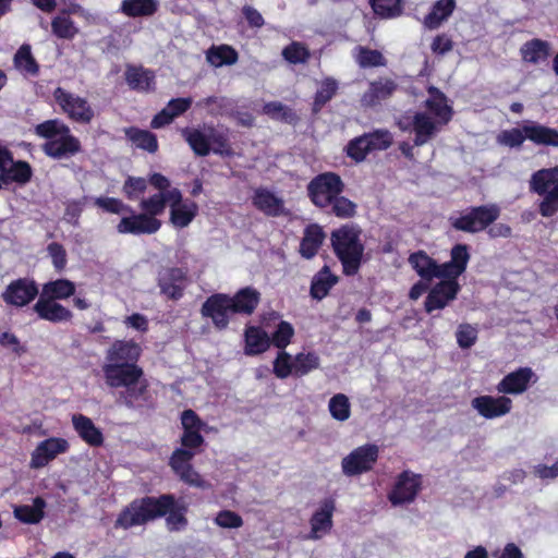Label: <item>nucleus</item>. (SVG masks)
<instances>
[{
  "mask_svg": "<svg viewBox=\"0 0 558 558\" xmlns=\"http://www.w3.org/2000/svg\"><path fill=\"white\" fill-rule=\"evenodd\" d=\"M472 408L486 420L501 417L510 413L512 400L507 396H480L472 400Z\"/></svg>",
  "mask_w": 558,
  "mask_h": 558,
  "instance_id": "nucleus-22",
  "label": "nucleus"
},
{
  "mask_svg": "<svg viewBox=\"0 0 558 558\" xmlns=\"http://www.w3.org/2000/svg\"><path fill=\"white\" fill-rule=\"evenodd\" d=\"M371 5L378 16L385 19L396 17L401 14V0H371Z\"/></svg>",
  "mask_w": 558,
  "mask_h": 558,
  "instance_id": "nucleus-52",
  "label": "nucleus"
},
{
  "mask_svg": "<svg viewBox=\"0 0 558 558\" xmlns=\"http://www.w3.org/2000/svg\"><path fill=\"white\" fill-rule=\"evenodd\" d=\"M37 135L46 138L43 149L52 158H69L81 151V142L60 120H48L37 124Z\"/></svg>",
  "mask_w": 558,
  "mask_h": 558,
  "instance_id": "nucleus-7",
  "label": "nucleus"
},
{
  "mask_svg": "<svg viewBox=\"0 0 558 558\" xmlns=\"http://www.w3.org/2000/svg\"><path fill=\"white\" fill-rule=\"evenodd\" d=\"M398 88V84L388 77H379L368 84L367 90L361 96V105L372 108L390 98Z\"/></svg>",
  "mask_w": 558,
  "mask_h": 558,
  "instance_id": "nucleus-23",
  "label": "nucleus"
},
{
  "mask_svg": "<svg viewBox=\"0 0 558 558\" xmlns=\"http://www.w3.org/2000/svg\"><path fill=\"white\" fill-rule=\"evenodd\" d=\"M75 292V284L66 279H58L43 287L41 298L51 301L68 299Z\"/></svg>",
  "mask_w": 558,
  "mask_h": 558,
  "instance_id": "nucleus-42",
  "label": "nucleus"
},
{
  "mask_svg": "<svg viewBox=\"0 0 558 558\" xmlns=\"http://www.w3.org/2000/svg\"><path fill=\"white\" fill-rule=\"evenodd\" d=\"M379 456V448L374 444L357 447L342 459L341 469L344 475L354 476L372 470Z\"/></svg>",
  "mask_w": 558,
  "mask_h": 558,
  "instance_id": "nucleus-14",
  "label": "nucleus"
},
{
  "mask_svg": "<svg viewBox=\"0 0 558 558\" xmlns=\"http://www.w3.org/2000/svg\"><path fill=\"white\" fill-rule=\"evenodd\" d=\"M339 88L338 82L332 77L324 78L315 94L313 110L318 112L331 98L336 95Z\"/></svg>",
  "mask_w": 558,
  "mask_h": 558,
  "instance_id": "nucleus-46",
  "label": "nucleus"
},
{
  "mask_svg": "<svg viewBox=\"0 0 558 558\" xmlns=\"http://www.w3.org/2000/svg\"><path fill=\"white\" fill-rule=\"evenodd\" d=\"M209 147L210 151L221 156H230L232 149L229 142L228 131H222L208 126Z\"/></svg>",
  "mask_w": 558,
  "mask_h": 558,
  "instance_id": "nucleus-47",
  "label": "nucleus"
},
{
  "mask_svg": "<svg viewBox=\"0 0 558 558\" xmlns=\"http://www.w3.org/2000/svg\"><path fill=\"white\" fill-rule=\"evenodd\" d=\"M329 207H331V213L339 218H350L355 214V204L343 196H336L332 202H330Z\"/></svg>",
  "mask_w": 558,
  "mask_h": 558,
  "instance_id": "nucleus-58",
  "label": "nucleus"
},
{
  "mask_svg": "<svg viewBox=\"0 0 558 558\" xmlns=\"http://www.w3.org/2000/svg\"><path fill=\"white\" fill-rule=\"evenodd\" d=\"M129 216L123 217L117 226V231L121 234H154L160 227L161 221L150 215L133 210Z\"/></svg>",
  "mask_w": 558,
  "mask_h": 558,
  "instance_id": "nucleus-18",
  "label": "nucleus"
},
{
  "mask_svg": "<svg viewBox=\"0 0 558 558\" xmlns=\"http://www.w3.org/2000/svg\"><path fill=\"white\" fill-rule=\"evenodd\" d=\"M181 424L183 427V435L181 437L183 448H179L172 453L170 465L175 474L185 483L196 487H204L205 482L202 480L201 475L193 470L191 460L196 454L195 449L201 447L204 442L201 433L207 430V425L193 410L182 412Z\"/></svg>",
  "mask_w": 558,
  "mask_h": 558,
  "instance_id": "nucleus-3",
  "label": "nucleus"
},
{
  "mask_svg": "<svg viewBox=\"0 0 558 558\" xmlns=\"http://www.w3.org/2000/svg\"><path fill=\"white\" fill-rule=\"evenodd\" d=\"M53 35L63 39H72L77 34L73 21L65 14L56 16L51 22Z\"/></svg>",
  "mask_w": 558,
  "mask_h": 558,
  "instance_id": "nucleus-50",
  "label": "nucleus"
},
{
  "mask_svg": "<svg viewBox=\"0 0 558 558\" xmlns=\"http://www.w3.org/2000/svg\"><path fill=\"white\" fill-rule=\"evenodd\" d=\"M168 197H170V222L178 229L187 227L198 213L197 204L192 199H184L177 187L169 191Z\"/></svg>",
  "mask_w": 558,
  "mask_h": 558,
  "instance_id": "nucleus-15",
  "label": "nucleus"
},
{
  "mask_svg": "<svg viewBox=\"0 0 558 558\" xmlns=\"http://www.w3.org/2000/svg\"><path fill=\"white\" fill-rule=\"evenodd\" d=\"M343 191L340 177L333 172L316 175L308 184L307 192L311 201L320 208H327L330 202Z\"/></svg>",
  "mask_w": 558,
  "mask_h": 558,
  "instance_id": "nucleus-11",
  "label": "nucleus"
},
{
  "mask_svg": "<svg viewBox=\"0 0 558 558\" xmlns=\"http://www.w3.org/2000/svg\"><path fill=\"white\" fill-rule=\"evenodd\" d=\"M47 254L57 271H61L65 268L68 262L66 252L61 244L57 242L50 243L47 246Z\"/></svg>",
  "mask_w": 558,
  "mask_h": 558,
  "instance_id": "nucleus-62",
  "label": "nucleus"
},
{
  "mask_svg": "<svg viewBox=\"0 0 558 558\" xmlns=\"http://www.w3.org/2000/svg\"><path fill=\"white\" fill-rule=\"evenodd\" d=\"M476 338L477 329L471 325H461L457 331L458 344L463 349L471 348L475 343Z\"/></svg>",
  "mask_w": 558,
  "mask_h": 558,
  "instance_id": "nucleus-63",
  "label": "nucleus"
},
{
  "mask_svg": "<svg viewBox=\"0 0 558 558\" xmlns=\"http://www.w3.org/2000/svg\"><path fill=\"white\" fill-rule=\"evenodd\" d=\"M331 244L336 256L342 264L343 274L356 275L364 254L361 230L353 226H342L331 233Z\"/></svg>",
  "mask_w": 558,
  "mask_h": 558,
  "instance_id": "nucleus-6",
  "label": "nucleus"
},
{
  "mask_svg": "<svg viewBox=\"0 0 558 558\" xmlns=\"http://www.w3.org/2000/svg\"><path fill=\"white\" fill-rule=\"evenodd\" d=\"M537 376L531 367H519L518 369L507 374L497 385L496 389L499 393L505 395H522L532 384L537 381Z\"/></svg>",
  "mask_w": 558,
  "mask_h": 558,
  "instance_id": "nucleus-19",
  "label": "nucleus"
},
{
  "mask_svg": "<svg viewBox=\"0 0 558 558\" xmlns=\"http://www.w3.org/2000/svg\"><path fill=\"white\" fill-rule=\"evenodd\" d=\"M125 137L135 147L144 149L148 153H156L158 149V141L154 133L131 126L124 130Z\"/></svg>",
  "mask_w": 558,
  "mask_h": 558,
  "instance_id": "nucleus-39",
  "label": "nucleus"
},
{
  "mask_svg": "<svg viewBox=\"0 0 558 558\" xmlns=\"http://www.w3.org/2000/svg\"><path fill=\"white\" fill-rule=\"evenodd\" d=\"M37 315L57 323L68 320L72 316V313L56 301L40 298V300L37 301Z\"/></svg>",
  "mask_w": 558,
  "mask_h": 558,
  "instance_id": "nucleus-40",
  "label": "nucleus"
},
{
  "mask_svg": "<svg viewBox=\"0 0 558 558\" xmlns=\"http://www.w3.org/2000/svg\"><path fill=\"white\" fill-rule=\"evenodd\" d=\"M186 511V506H178L171 495H162L158 498L145 497L134 500L126 507L118 515L114 526L126 530L168 513L166 518L168 530L182 531L187 526Z\"/></svg>",
  "mask_w": 558,
  "mask_h": 558,
  "instance_id": "nucleus-2",
  "label": "nucleus"
},
{
  "mask_svg": "<svg viewBox=\"0 0 558 558\" xmlns=\"http://www.w3.org/2000/svg\"><path fill=\"white\" fill-rule=\"evenodd\" d=\"M293 376L302 377L317 369L320 365V359L316 352H300L293 356Z\"/></svg>",
  "mask_w": 558,
  "mask_h": 558,
  "instance_id": "nucleus-43",
  "label": "nucleus"
},
{
  "mask_svg": "<svg viewBox=\"0 0 558 558\" xmlns=\"http://www.w3.org/2000/svg\"><path fill=\"white\" fill-rule=\"evenodd\" d=\"M69 450V442L64 438L51 437L37 445V468L44 466L59 454Z\"/></svg>",
  "mask_w": 558,
  "mask_h": 558,
  "instance_id": "nucleus-29",
  "label": "nucleus"
},
{
  "mask_svg": "<svg viewBox=\"0 0 558 558\" xmlns=\"http://www.w3.org/2000/svg\"><path fill=\"white\" fill-rule=\"evenodd\" d=\"M293 356L284 350H280L272 363V372L277 378L286 379L293 376Z\"/></svg>",
  "mask_w": 558,
  "mask_h": 558,
  "instance_id": "nucleus-51",
  "label": "nucleus"
},
{
  "mask_svg": "<svg viewBox=\"0 0 558 558\" xmlns=\"http://www.w3.org/2000/svg\"><path fill=\"white\" fill-rule=\"evenodd\" d=\"M158 9V0H123L120 7V11L129 17L151 16Z\"/></svg>",
  "mask_w": 558,
  "mask_h": 558,
  "instance_id": "nucleus-37",
  "label": "nucleus"
},
{
  "mask_svg": "<svg viewBox=\"0 0 558 558\" xmlns=\"http://www.w3.org/2000/svg\"><path fill=\"white\" fill-rule=\"evenodd\" d=\"M283 58L293 64L304 63L310 58V51L300 43H292L282 50Z\"/></svg>",
  "mask_w": 558,
  "mask_h": 558,
  "instance_id": "nucleus-56",
  "label": "nucleus"
},
{
  "mask_svg": "<svg viewBox=\"0 0 558 558\" xmlns=\"http://www.w3.org/2000/svg\"><path fill=\"white\" fill-rule=\"evenodd\" d=\"M238 59L236 50L229 45L213 46L206 52L207 62L215 68L233 65L238 62Z\"/></svg>",
  "mask_w": 558,
  "mask_h": 558,
  "instance_id": "nucleus-38",
  "label": "nucleus"
},
{
  "mask_svg": "<svg viewBox=\"0 0 558 558\" xmlns=\"http://www.w3.org/2000/svg\"><path fill=\"white\" fill-rule=\"evenodd\" d=\"M181 133L196 155L207 156L210 153L208 126L203 129L184 128Z\"/></svg>",
  "mask_w": 558,
  "mask_h": 558,
  "instance_id": "nucleus-36",
  "label": "nucleus"
},
{
  "mask_svg": "<svg viewBox=\"0 0 558 558\" xmlns=\"http://www.w3.org/2000/svg\"><path fill=\"white\" fill-rule=\"evenodd\" d=\"M252 203L267 216L276 217L283 213L282 198L265 187H258L254 191Z\"/></svg>",
  "mask_w": 558,
  "mask_h": 558,
  "instance_id": "nucleus-28",
  "label": "nucleus"
},
{
  "mask_svg": "<svg viewBox=\"0 0 558 558\" xmlns=\"http://www.w3.org/2000/svg\"><path fill=\"white\" fill-rule=\"evenodd\" d=\"M371 151L387 149L392 144V135L388 130H376L364 134Z\"/></svg>",
  "mask_w": 558,
  "mask_h": 558,
  "instance_id": "nucleus-55",
  "label": "nucleus"
},
{
  "mask_svg": "<svg viewBox=\"0 0 558 558\" xmlns=\"http://www.w3.org/2000/svg\"><path fill=\"white\" fill-rule=\"evenodd\" d=\"M0 189L3 182L15 181L24 183L32 175L31 166L25 161H14L7 147L0 144Z\"/></svg>",
  "mask_w": 558,
  "mask_h": 558,
  "instance_id": "nucleus-20",
  "label": "nucleus"
},
{
  "mask_svg": "<svg viewBox=\"0 0 558 558\" xmlns=\"http://www.w3.org/2000/svg\"><path fill=\"white\" fill-rule=\"evenodd\" d=\"M333 511V499L327 498L322 501L319 508L313 513L310 520L311 533L308 535V538L319 539L330 532L332 527Z\"/></svg>",
  "mask_w": 558,
  "mask_h": 558,
  "instance_id": "nucleus-24",
  "label": "nucleus"
},
{
  "mask_svg": "<svg viewBox=\"0 0 558 558\" xmlns=\"http://www.w3.org/2000/svg\"><path fill=\"white\" fill-rule=\"evenodd\" d=\"M169 191L167 193H156L149 197L141 199L140 208L144 214L150 215L155 218L161 215L167 204H170Z\"/></svg>",
  "mask_w": 558,
  "mask_h": 558,
  "instance_id": "nucleus-45",
  "label": "nucleus"
},
{
  "mask_svg": "<svg viewBox=\"0 0 558 558\" xmlns=\"http://www.w3.org/2000/svg\"><path fill=\"white\" fill-rule=\"evenodd\" d=\"M94 202L96 206L111 214L132 213V208L129 205L114 197H96Z\"/></svg>",
  "mask_w": 558,
  "mask_h": 558,
  "instance_id": "nucleus-57",
  "label": "nucleus"
},
{
  "mask_svg": "<svg viewBox=\"0 0 558 558\" xmlns=\"http://www.w3.org/2000/svg\"><path fill=\"white\" fill-rule=\"evenodd\" d=\"M53 98L69 119L78 123H89L93 120L94 109L86 98L61 87L54 89Z\"/></svg>",
  "mask_w": 558,
  "mask_h": 558,
  "instance_id": "nucleus-12",
  "label": "nucleus"
},
{
  "mask_svg": "<svg viewBox=\"0 0 558 558\" xmlns=\"http://www.w3.org/2000/svg\"><path fill=\"white\" fill-rule=\"evenodd\" d=\"M264 112L271 118L288 120L291 118V110L279 101H271L264 106Z\"/></svg>",
  "mask_w": 558,
  "mask_h": 558,
  "instance_id": "nucleus-64",
  "label": "nucleus"
},
{
  "mask_svg": "<svg viewBox=\"0 0 558 558\" xmlns=\"http://www.w3.org/2000/svg\"><path fill=\"white\" fill-rule=\"evenodd\" d=\"M147 189V180L144 178L129 177L123 185L125 196L131 199H137Z\"/></svg>",
  "mask_w": 558,
  "mask_h": 558,
  "instance_id": "nucleus-59",
  "label": "nucleus"
},
{
  "mask_svg": "<svg viewBox=\"0 0 558 558\" xmlns=\"http://www.w3.org/2000/svg\"><path fill=\"white\" fill-rule=\"evenodd\" d=\"M260 300V293L252 288L240 289L234 295H231L234 314L251 315L257 307Z\"/></svg>",
  "mask_w": 558,
  "mask_h": 558,
  "instance_id": "nucleus-33",
  "label": "nucleus"
},
{
  "mask_svg": "<svg viewBox=\"0 0 558 558\" xmlns=\"http://www.w3.org/2000/svg\"><path fill=\"white\" fill-rule=\"evenodd\" d=\"M523 61L529 63H539L549 56V44L542 39H532L526 41L520 49Z\"/></svg>",
  "mask_w": 558,
  "mask_h": 558,
  "instance_id": "nucleus-41",
  "label": "nucleus"
},
{
  "mask_svg": "<svg viewBox=\"0 0 558 558\" xmlns=\"http://www.w3.org/2000/svg\"><path fill=\"white\" fill-rule=\"evenodd\" d=\"M353 57L361 68H375L386 65V59L378 50L357 46L353 50Z\"/></svg>",
  "mask_w": 558,
  "mask_h": 558,
  "instance_id": "nucleus-44",
  "label": "nucleus"
},
{
  "mask_svg": "<svg viewBox=\"0 0 558 558\" xmlns=\"http://www.w3.org/2000/svg\"><path fill=\"white\" fill-rule=\"evenodd\" d=\"M106 384L110 388H122L120 398L128 407L142 404L146 400L148 383L137 364H104Z\"/></svg>",
  "mask_w": 558,
  "mask_h": 558,
  "instance_id": "nucleus-4",
  "label": "nucleus"
},
{
  "mask_svg": "<svg viewBox=\"0 0 558 558\" xmlns=\"http://www.w3.org/2000/svg\"><path fill=\"white\" fill-rule=\"evenodd\" d=\"M187 283L186 270L177 267L162 268L158 274V287L162 294L179 300Z\"/></svg>",
  "mask_w": 558,
  "mask_h": 558,
  "instance_id": "nucleus-21",
  "label": "nucleus"
},
{
  "mask_svg": "<svg viewBox=\"0 0 558 558\" xmlns=\"http://www.w3.org/2000/svg\"><path fill=\"white\" fill-rule=\"evenodd\" d=\"M499 215L500 208L495 204H490L472 207L466 211L452 215L449 221L456 230L475 233L486 229L498 219Z\"/></svg>",
  "mask_w": 558,
  "mask_h": 558,
  "instance_id": "nucleus-10",
  "label": "nucleus"
},
{
  "mask_svg": "<svg viewBox=\"0 0 558 558\" xmlns=\"http://www.w3.org/2000/svg\"><path fill=\"white\" fill-rule=\"evenodd\" d=\"M458 278L459 277H442L440 278V282L430 289L425 300V310L427 313L445 308L457 298L461 289Z\"/></svg>",
  "mask_w": 558,
  "mask_h": 558,
  "instance_id": "nucleus-16",
  "label": "nucleus"
},
{
  "mask_svg": "<svg viewBox=\"0 0 558 558\" xmlns=\"http://www.w3.org/2000/svg\"><path fill=\"white\" fill-rule=\"evenodd\" d=\"M72 424L80 438L87 445L90 447H99L102 445V432L89 417L83 414H73Z\"/></svg>",
  "mask_w": 558,
  "mask_h": 558,
  "instance_id": "nucleus-27",
  "label": "nucleus"
},
{
  "mask_svg": "<svg viewBox=\"0 0 558 558\" xmlns=\"http://www.w3.org/2000/svg\"><path fill=\"white\" fill-rule=\"evenodd\" d=\"M141 347L133 341H116L107 352L105 364H137Z\"/></svg>",
  "mask_w": 558,
  "mask_h": 558,
  "instance_id": "nucleus-25",
  "label": "nucleus"
},
{
  "mask_svg": "<svg viewBox=\"0 0 558 558\" xmlns=\"http://www.w3.org/2000/svg\"><path fill=\"white\" fill-rule=\"evenodd\" d=\"M196 106L207 109L208 114L214 117L226 114L232 109V104L228 98L217 96L204 98Z\"/></svg>",
  "mask_w": 558,
  "mask_h": 558,
  "instance_id": "nucleus-49",
  "label": "nucleus"
},
{
  "mask_svg": "<svg viewBox=\"0 0 558 558\" xmlns=\"http://www.w3.org/2000/svg\"><path fill=\"white\" fill-rule=\"evenodd\" d=\"M201 314L204 318L210 319L216 329H227L234 315L231 295L215 293L208 296L202 305Z\"/></svg>",
  "mask_w": 558,
  "mask_h": 558,
  "instance_id": "nucleus-13",
  "label": "nucleus"
},
{
  "mask_svg": "<svg viewBox=\"0 0 558 558\" xmlns=\"http://www.w3.org/2000/svg\"><path fill=\"white\" fill-rule=\"evenodd\" d=\"M35 296V284L26 279H19L8 286L2 294L5 303L24 306Z\"/></svg>",
  "mask_w": 558,
  "mask_h": 558,
  "instance_id": "nucleus-26",
  "label": "nucleus"
},
{
  "mask_svg": "<svg viewBox=\"0 0 558 558\" xmlns=\"http://www.w3.org/2000/svg\"><path fill=\"white\" fill-rule=\"evenodd\" d=\"M325 240V232L322 227L313 223L305 228L303 238L300 243V254L306 259L313 258Z\"/></svg>",
  "mask_w": 558,
  "mask_h": 558,
  "instance_id": "nucleus-30",
  "label": "nucleus"
},
{
  "mask_svg": "<svg viewBox=\"0 0 558 558\" xmlns=\"http://www.w3.org/2000/svg\"><path fill=\"white\" fill-rule=\"evenodd\" d=\"M330 415L340 422L347 421L351 414L349 398L343 393L335 395L328 403Z\"/></svg>",
  "mask_w": 558,
  "mask_h": 558,
  "instance_id": "nucleus-48",
  "label": "nucleus"
},
{
  "mask_svg": "<svg viewBox=\"0 0 558 558\" xmlns=\"http://www.w3.org/2000/svg\"><path fill=\"white\" fill-rule=\"evenodd\" d=\"M214 521L222 529H239L243 525L241 515L231 510L219 511Z\"/></svg>",
  "mask_w": 558,
  "mask_h": 558,
  "instance_id": "nucleus-60",
  "label": "nucleus"
},
{
  "mask_svg": "<svg viewBox=\"0 0 558 558\" xmlns=\"http://www.w3.org/2000/svg\"><path fill=\"white\" fill-rule=\"evenodd\" d=\"M337 282L338 277L331 272L328 266H324L312 279V298L316 300H323Z\"/></svg>",
  "mask_w": 558,
  "mask_h": 558,
  "instance_id": "nucleus-35",
  "label": "nucleus"
},
{
  "mask_svg": "<svg viewBox=\"0 0 558 558\" xmlns=\"http://www.w3.org/2000/svg\"><path fill=\"white\" fill-rule=\"evenodd\" d=\"M427 90L426 111L407 112L398 120V126L402 131L414 133L415 146L429 142L453 114L452 107L442 92L434 86H429Z\"/></svg>",
  "mask_w": 558,
  "mask_h": 558,
  "instance_id": "nucleus-1",
  "label": "nucleus"
},
{
  "mask_svg": "<svg viewBox=\"0 0 558 558\" xmlns=\"http://www.w3.org/2000/svg\"><path fill=\"white\" fill-rule=\"evenodd\" d=\"M244 353L246 355H257L266 352L270 347V337L268 333L256 326H247L244 332Z\"/></svg>",
  "mask_w": 558,
  "mask_h": 558,
  "instance_id": "nucleus-31",
  "label": "nucleus"
},
{
  "mask_svg": "<svg viewBox=\"0 0 558 558\" xmlns=\"http://www.w3.org/2000/svg\"><path fill=\"white\" fill-rule=\"evenodd\" d=\"M525 140L536 145L558 147V131L535 121L526 120L520 128L500 132L497 142L504 146L520 147Z\"/></svg>",
  "mask_w": 558,
  "mask_h": 558,
  "instance_id": "nucleus-8",
  "label": "nucleus"
},
{
  "mask_svg": "<svg viewBox=\"0 0 558 558\" xmlns=\"http://www.w3.org/2000/svg\"><path fill=\"white\" fill-rule=\"evenodd\" d=\"M128 85L138 92H150L155 88V74L143 66L129 65L125 70Z\"/></svg>",
  "mask_w": 558,
  "mask_h": 558,
  "instance_id": "nucleus-32",
  "label": "nucleus"
},
{
  "mask_svg": "<svg viewBox=\"0 0 558 558\" xmlns=\"http://www.w3.org/2000/svg\"><path fill=\"white\" fill-rule=\"evenodd\" d=\"M293 336V326L286 320H281L272 332L270 342L279 350H284L290 344Z\"/></svg>",
  "mask_w": 558,
  "mask_h": 558,
  "instance_id": "nucleus-54",
  "label": "nucleus"
},
{
  "mask_svg": "<svg viewBox=\"0 0 558 558\" xmlns=\"http://www.w3.org/2000/svg\"><path fill=\"white\" fill-rule=\"evenodd\" d=\"M422 486V477L411 471L402 472L388 495L393 506L412 502Z\"/></svg>",
  "mask_w": 558,
  "mask_h": 558,
  "instance_id": "nucleus-17",
  "label": "nucleus"
},
{
  "mask_svg": "<svg viewBox=\"0 0 558 558\" xmlns=\"http://www.w3.org/2000/svg\"><path fill=\"white\" fill-rule=\"evenodd\" d=\"M14 66L24 74L35 73V62L32 54V46L23 45L14 56Z\"/></svg>",
  "mask_w": 558,
  "mask_h": 558,
  "instance_id": "nucleus-53",
  "label": "nucleus"
},
{
  "mask_svg": "<svg viewBox=\"0 0 558 558\" xmlns=\"http://www.w3.org/2000/svg\"><path fill=\"white\" fill-rule=\"evenodd\" d=\"M530 191L542 197L538 211L551 217L558 211V166L537 170L531 175Z\"/></svg>",
  "mask_w": 558,
  "mask_h": 558,
  "instance_id": "nucleus-9",
  "label": "nucleus"
},
{
  "mask_svg": "<svg viewBox=\"0 0 558 558\" xmlns=\"http://www.w3.org/2000/svg\"><path fill=\"white\" fill-rule=\"evenodd\" d=\"M348 155L356 161L365 159L366 155L371 153L369 147L364 135L352 140L347 147Z\"/></svg>",
  "mask_w": 558,
  "mask_h": 558,
  "instance_id": "nucleus-61",
  "label": "nucleus"
},
{
  "mask_svg": "<svg viewBox=\"0 0 558 558\" xmlns=\"http://www.w3.org/2000/svg\"><path fill=\"white\" fill-rule=\"evenodd\" d=\"M456 9V0H437L429 13L424 17L423 24L428 29H436L446 22Z\"/></svg>",
  "mask_w": 558,
  "mask_h": 558,
  "instance_id": "nucleus-34",
  "label": "nucleus"
},
{
  "mask_svg": "<svg viewBox=\"0 0 558 558\" xmlns=\"http://www.w3.org/2000/svg\"><path fill=\"white\" fill-rule=\"evenodd\" d=\"M450 260L444 264H437L425 252L413 253L409 257V263L416 274L426 282L442 277H460L466 269L470 260L469 246L466 244H456L450 252Z\"/></svg>",
  "mask_w": 558,
  "mask_h": 558,
  "instance_id": "nucleus-5",
  "label": "nucleus"
}]
</instances>
